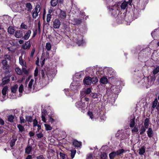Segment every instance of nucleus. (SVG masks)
Wrapping results in <instances>:
<instances>
[{
  "label": "nucleus",
  "mask_w": 159,
  "mask_h": 159,
  "mask_svg": "<svg viewBox=\"0 0 159 159\" xmlns=\"http://www.w3.org/2000/svg\"><path fill=\"white\" fill-rule=\"evenodd\" d=\"M126 151L123 149H119L116 151H113L109 154V157L110 159H113L116 156L120 155L123 153L125 152Z\"/></svg>",
  "instance_id": "1"
},
{
  "label": "nucleus",
  "mask_w": 159,
  "mask_h": 159,
  "mask_svg": "<svg viewBox=\"0 0 159 159\" xmlns=\"http://www.w3.org/2000/svg\"><path fill=\"white\" fill-rule=\"evenodd\" d=\"M40 10V7L39 4H37L35 6V10L33 9L32 11V16L34 19L36 18L38 16V13Z\"/></svg>",
  "instance_id": "2"
},
{
  "label": "nucleus",
  "mask_w": 159,
  "mask_h": 159,
  "mask_svg": "<svg viewBox=\"0 0 159 159\" xmlns=\"http://www.w3.org/2000/svg\"><path fill=\"white\" fill-rule=\"evenodd\" d=\"M121 87L120 85H112L111 87V90L113 93H118L120 92Z\"/></svg>",
  "instance_id": "3"
},
{
  "label": "nucleus",
  "mask_w": 159,
  "mask_h": 159,
  "mask_svg": "<svg viewBox=\"0 0 159 159\" xmlns=\"http://www.w3.org/2000/svg\"><path fill=\"white\" fill-rule=\"evenodd\" d=\"M109 11L111 13V14L113 16H115V14H116L118 9L116 8V6L115 5L110 6H107Z\"/></svg>",
  "instance_id": "4"
},
{
  "label": "nucleus",
  "mask_w": 159,
  "mask_h": 159,
  "mask_svg": "<svg viewBox=\"0 0 159 159\" xmlns=\"http://www.w3.org/2000/svg\"><path fill=\"white\" fill-rule=\"evenodd\" d=\"M125 15L124 13H121L118 14L117 16V21L118 23L119 24H122L124 22L125 20Z\"/></svg>",
  "instance_id": "5"
},
{
  "label": "nucleus",
  "mask_w": 159,
  "mask_h": 159,
  "mask_svg": "<svg viewBox=\"0 0 159 159\" xmlns=\"http://www.w3.org/2000/svg\"><path fill=\"white\" fill-rule=\"evenodd\" d=\"M10 75H8L5 76L2 79V84L4 85L6 84H7L10 82Z\"/></svg>",
  "instance_id": "6"
},
{
  "label": "nucleus",
  "mask_w": 159,
  "mask_h": 159,
  "mask_svg": "<svg viewBox=\"0 0 159 159\" xmlns=\"http://www.w3.org/2000/svg\"><path fill=\"white\" fill-rule=\"evenodd\" d=\"M25 5V10L29 12H31L33 9V6L30 2L24 3Z\"/></svg>",
  "instance_id": "7"
},
{
  "label": "nucleus",
  "mask_w": 159,
  "mask_h": 159,
  "mask_svg": "<svg viewBox=\"0 0 159 159\" xmlns=\"http://www.w3.org/2000/svg\"><path fill=\"white\" fill-rule=\"evenodd\" d=\"M41 117L42 120L44 122H46L45 116L48 115L47 111L46 109H43L41 110Z\"/></svg>",
  "instance_id": "8"
},
{
  "label": "nucleus",
  "mask_w": 159,
  "mask_h": 159,
  "mask_svg": "<svg viewBox=\"0 0 159 159\" xmlns=\"http://www.w3.org/2000/svg\"><path fill=\"white\" fill-rule=\"evenodd\" d=\"M92 82L91 77L89 76L85 77L83 80L84 84L87 85H91L92 84Z\"/></svg>",
  "instance_id": "9"
},
{
  "label": "nucleus",
  "mask_w": 159,
  "mask_h": 159,
  "mask_svg": "<svg viewBox=\"0 0 159 159\" xmlns=\"http://www.w3.org/2000/svg\"><path fill=\"white\" fill-rule=\"evenodd\" d=\"M61 25L59 20L57 19H55L53 21V26L55 29H58Z\"/></svg>",
  "instance_id": "10"
},
{
  "label": "nucleus",
  "mask_w": 159,
  "mask_h": 159,
  "mask_svg": "<svg viewBox=\"0 0 159 159\" xmlns=\"http://www.w3.org/2000/svg\"><path fill=\"white\" fill-rule=\"evenodd\" d=\"M30 43V40L26 42L24 44H23L22 45L21 47L24 50L29 49L31 46Z\"/></svg>",
  "instance_id": "11"
},
{
  "label": "nucleus",
  "mask_w": 159,
  "mask_h": 159,
  "mask_svg": "<svg viewBox=\"0 0 159 159\" xmlns=\"http://www.w3.org/2000/svg\"><path fill=\"white\" fill-rule=\"evenodd\" d=\"M2 68L3 70H5V72L6 74L10 73L11 71V70L9 64L7 66H2Z\"/></svg>",
  "instance_id": "12"
},
{
  "label": "nucleus",
  "mask_w": 159,
  "mask_h": 159,
  "mask_svg": "<svg viewBox=\"0 0 159 159\" xmlns=\"http://www.w3.org/2000/svg\"><path fill=\"white\" fill-rule=\"evenodd\" d=\"M23 30H19L16 31L15 36L16 38H19L22 37L23 36Z\"/></svg>",
  "instance_id": "13"
},
{
  "label": "nucleus",
  "mask_w": 159,
  "mask_h": 159,
  "mask_svg": "<svg viewBox=\"0 0 159 159\" xmlns=\"http://www.w3.org/2000/svg\"><path fill=\"white\" fill-rule=\"evenodd\" d=\"M75 105L78 108H81L84 107L85 104L84 102H83L82 100H80L76 103Z\"/></svg>",
  "instance_id": "14"
},
{
  "label": "nucleus",
  "mask_w": 159,
  "mask_h": 159,
  "mask_svg": "<svg viewBox=\"0 0 159 159\" xmlns=\"http://www.w3.org/2000/svg\"><path fill=\"white\" fill-rule=\"evenodd\" d=\"M31 33V30H28L25 34L24 36L22 37V39L25 40H28L30 36Z\"/></svg>",
  "instance_id": "15"
},
{
  "label": "nucleus",
  "mask_w": 159,
  "mask_h": 159,
  "mask_svg": "<svg viewBox=\"0 0 159 159\" xmlns=\"http://www.w3.org/2000/svg\"><path fill=\"white\" fill-rule=\"evenodd\" d=\"M60 10V13L59 14V16L60 18L62 19L63 20L65 19L66 17V12L64 11L61 10V9Z\"/></svg>",
  "instance_id": "16"
},
{
  "label": "nucleus",
  "mask_w": 159,
  "mask_h": 159,
  "mask_svg": "<svg viewBox=\"0 0 159 159\" xmlns=\"http://www.w3.org/2000/svg\"><path fill=\"white\" fill-rule=\"evenodd\" d=\"M148 135L149 138H151L153 135V132L151 128H149L147 131Z\"/></svg>",
  "instance_id": "17"
},
{
  "label": "nucleus",
  "mask_w": 159,
  "mask_h": 159,
  "mask_svg": "<svg viewBox=\"0 0 159 159\" xmlns=\"http://www.w3.org/2000/svg\"><path fill=\"white\" fill-rule=\"evenodd\" d=\"M17 140V139L16 138H13L10 141V146L12 148H12L15 145L16 142Z\"/></svg>",
  "instance_id": "18"
},
{
  "label": "nucleus",
  "mask_w": 159,
  "mask_h": 159,
  "mask_svg": "<svg viewBox=\"0 0 159 159\" xmlns=\"http://www.w3.org/2000/svg\"><path fill=\"white\" fill-rule=\"evenodd\" d=\"M18 88V85L17 84L14 85L13 86L11 87V92L13 93H15Z\"/></svg>",
  "instance_id": "19"
},
{
  "label": "nucleus",
  "mask_w": 159,
  "mask_h": 159,
  "mask_svg": "<svg viewBox=\"0 0 159 159\" xmlns=\"http://www.w3.org/2000/svg\"><path fill=\"white\" fill-rule=\"evenodd\" d=\"M50 3L52 7H55L58 3V0H51Z\"/></svg>",
  "instance_id": "20"
},
{
  "label": "nucleus",
  "mask_w": 159,
  "mask_h": 159,
  "mask_svg": "<svg viewBox=\"0 0 159 159\" xmlns=\"http://www.w3.org/2000/svg\"><path fill=\"white\" fill-rule=\"evenodd\" d=\"M73 145L77 147H80L81 145L80 142H79L76 140H74L73 142Z\"/></svg>",
  "instance_id": "21"
},
{
  "label": "nucleus",
  "mask_w": 159,
  "mask_h": 159,
  "mask_svg": "<svg viewBox=\"0 0 159 159\" xmlns=\"http://www.w3.org/2000/svg\"><path fill=\"white\" fill-rule=\"evenodd\" d=\"M19 62L20 64L22 66H24L26 67H27L26 62L25 61L22 60V57L21 56L19 57Z\"/></svg>",
  "instance_id": "22"
},
{
  "label": "nucleus",
  "mask_w": 159,
  "mask_h": 159,
  "mask_svg": "<svg viewBox=\"0 0 159 159\" xmlns=\"http://www.w3.org/2000/svg\"><path fill=\"white\" fill-rule=\"evenodd\" d=\"M100 82L102 84H107L108 82V79L105 77H103L100 79Z\"/></svg>",
  "instance_id": "23"
},
{
  "label": "nucleus",
  "mask_w": 159,
  "mask_h": 159,
  "mask_svg": "<svg viewBox=\"0 0 159 159\" xmlns=\"http://www.w3.org/2000/svg\"><path fill=\"white\" fill-rule=\"evenodd\" d=\"M8 90V87L7 86H6L3 87L2 91V93L3 96L6 95Z\"/></svg>",
  "instance_id": "24"
},
{
  "label": "nucleus",
  "mask_w": 159,
  "mask_h": 159,
  "mask_svg": "<svg viewBox=\"0 0 159 159\" xmlns=\"http://www.w3.org/2000/svg\"><path fill=\"white\" fill-rule=\"evenodd\" d=\"M139 154L140 155H142L145 152V147L143 146L139 149Z\"/></svg>",
  "instance_id": "25"
},
{
  "label": "nucleus",
  "mask_w": 159,
  "mask_h": 159,
  "mask_svg": "<svg viewBox=\"0 0 159 159\" xmlns=\"http://www.w3.org/2000/svg\"><path fill=\"white\" fill-rule=\"evenodd\" d=\"M32 150V147L28 145L25 149V152L27 154H29Z\"/></svg>",
  "instance_id": "26"
},
{
  "label": "nucleus",
  "mask_w": 159,
  "mask_h": 159,
  "mask_svg": "<svg viewBox=\"0 0 159 159\" xmlns=\"http://www.w3.org/2000/svg\"><path fill=\"white\" fill-rule=\"evenodd\" d=\"M17 127L19 129V131L20 133H22V132L25 131V129L24 127L22 126V125L20 124L17 125Z\"/></svg>",
  "instance_id": "27"
},
{
  "label": "nucleus",
  "mask_w": 159,
  "mask_h": 159,
  "mask_svg": "<svg viewBox=\"0 0 159 159\" xmlns=\"http://www.w3.org/2000/svg\"><path fill=\"white\" fill-rule=\"evenodd\" d=\"M7 30L8 33L10 34H12L14 33V30L12 26H9Z\"/></svg>",
  "instance_id": "28"
},
{
  "label": "nucleus",
  "mask_w": 159,
  "mask_h": 159,
  "mask_svg": "<svg viewBox=\"0 0 159 159\" xmlns=\"http://www.w3.org/2000/svg\"><path fill=\"white\" fill-rule=\"evenodd\" d=\"M26 121L31 123L32 122L33 119L31 116H25Z\"/></svg>",
  "instance_id": "29"
},
{
  "label": "nucleus",
  "mask_w": 159,
  "mask_h": 159,
  "mask_svg": "<svg viewBox=\"0 0 159 159\" xmlns=\"http://www.w3.org/2000/svg\"><path fill=\"white\" fill-rule=\"evenodd\" d=\"M135 117L131 119L130 123V127H133L135 125Z\"/></svg>",
  "instance_id": "30"
},
{
  "label": "nucleus",
  "mask_w": 159,
  "mask_h": 159,
  "mask_svg": "<svg viewBox=\"0 0 159 159\" xmlns=\"http://www.w3.org/2000/svg\"><path fill=\"white\" fill-rule=\"evenodd\" d=\"M146 129L147 128H146L145 126H144L143 125H142L140 129V134L142 135L146 131Z\"/></svg>",
  "instance_id": "31"
},
{
  "label": "nucleus",
  "mask_w": 159,
  "mask_h": 159,
  "mask_svg": "<svg viewBox=\"0 0 159 159\" xmlns=\"http://www.w3.org/2000/svg\"><path fill=\"white\" fill-rule=\"evenodd\" d=\"M149 119L148 118H146L144 120V126H145V127L148 128V126H149Z\"/></svg>",
  "instance_id": "32"
},
{
  "label": "nucleus",
  "mask_w": 159,
  "mask_h": 159,
  "mask_svg": "<svg viewBox=\"0 0 159 159\" xmlns=\"http://www.w3.org/2000/svg\"><path fill=\"white\" fill-rule=\"evenodd\" d=\"M127 6V3L126 2L122 3L120 6L121 9L122 10H124Z\"/></svg>",
  "instance_id": "33"
},
{
  "label": "nucleus",
  "mask_w": 159,
  "mask_h": 159,
  "mask_svg": "<svg viewBox=\"0 0 159 159\" xmlns=\"http://www.w3.org/2000/svg\"><path fill=\"white\" fill-rule=\"evenodd\" d=\"M74 20L75 24L77 25L80 24L82 21V19H74Z\"/></svg>",
  "instance_id": "34"
},
{
  "label": "nucleus",
  "mask_w": 159,
  "mask_h": 159,
  "mask_svg": "<svg viewBox=\"0 0 159 159\" xmlns=\"http://www.w3.org/2000/svg\"><path fill=\"white\" fill-rule=\"evenodd\" d=\"M158 101L157 100H154L152 102V108H157V105Z\"/></svg>",
  "instance_id": "35"
},
{
  "label": "nucleus",
  "mask_w": 159,
  "mask_h": 159,
  "mask_svg": "<svg viewBox=\"0 0 159 159\" xmlns=\"http://www.w3.org/2000/svg\"><path fill=\"white\" fill-rule=\"evenodd\" d=\"M90 96L93 98H98V97L99 96L98 94L96 93H91L90 94Z\"/></svg>",
  "instance_id": "36"
},
{
  "label": "nucleus",
  "mask_w": 159,
  "mask_h": 159,
  "mask_svg": "<svg viewBox=\"0 0 159 159\" xmlns=\"http://www.w3.org/2000/svg\"><path fill=\"white\" fill-rule=\"evenodd\" d=\"M34 81V80L33 79H31L29 82L28 86V88L30 89H32V84Z\"/></svg>",
  "instance_id": "37"
},
{
  "label": "nucleus",
  "mask_w": 159,
  "mask_h": 159,
  "mask_svg": "<svg viewBox=\"0 0 159 159\" xmlns=\"http://www.w3.org/2000/svg\"><path fill=\"white\" fill-rule=\"evenodd\" d=\"M46 48L48 51H49L51 50V45L50 43L48 42L46 43Z\"/></svg>",
  "instance_id": "38"
},
{
  "label": "nucleus",
  "mask_w": 159,
  "mask_h": 159,
  "mask_svg": "<svg viewBox=\"0 0 159 159\" xmlns=\"http://www.w3.org/2000/svg\"><path fill=\"white\" fill-rule=\"evenodd\" d=\"M159 72V66H157L153 71V74L155 75Z\"/></svg>",
  "instance_id": "39"
},
{
  "label": "nucleus",
  "mask_w": 159,
  "mask_h": 159,
  "mask_svg": "<svg viewBox=\"0 0 159 159\" xmlns=\"http://www.w3.org/2000/svg\"><path fill=\"white\" fill-rule=\"evenodd\" d=\"M15 71L18 75H22V70L19 67H16V69Z\"/></svg>",
  "instance_id": "40"
},
{
  "label": "nucleus",
  "mask_w": 159,
  "mask_h": 159,
  "mask_svg": "<svg viewBox=\"0 0 159 159\" xmlns=\"http://www.w3.org/2000/svg\"><path fill=\"white\" fill-rule=\"evenodd\" d=\"M20 7L21 8L20 9V11L24 12L25 10V5H24V3H22L20 4Z\"/></svg>",
  "instance_id": "41"
},
{
  "label": "nucleus",
  "mask_w": 159,
  "mask_h": 159,
  "mask_svg": "<svg viewBox=\"0 0 159 159\" xmlns=\"http://www.w3.org/2000/svg\"><path fill=\"white\" fill-rule=\"evenodd\" d=\"M112 97L111 98V99H116L118 96V94L115 93H112Z\"/></svg>",
  "instance_id": "42"
},
{
  "label": "nucleus",
  "mask_w": 159,
  "mask_h": 159,
  "mask_svg": "<svg viewBox=\"0 0 159 159\" xmlns=\"http://www.w3.org/2000/svg\"><path fill=\"white\" fill-rule=\"evenodd\" d=\"M91 80H92V83L93 84H96L98 82V80L96 77L91 78Z\"/></svg>",
  "instance_id": "43"
},
{
  "label": "nucleus",
  "mask_w": 159,
  "mask_h": 159,
  "mask_svg": "<svg viewBox=\"0 0 159 159\" xmlns=\"http://www.w3.org/2000/svg\"><path fill=\"white\" fill-rule=\"evenodd\" d=\"M23 72L26 75H28L29 73V70H27L25 68H22V72Z\"/></svg>",
  "instance_id": "44"
},
{
  "label": "nucleus",
  "mask_w": 159,
  "mask_h": 159,
  "mask_svg": "<svg viewBox=\"0 0 159 159\" xmlns=\"http://www.w3.org/2000/svg\"><path fill=\"white\" fill-rule=\"evenodd\" d=\"M44 126L46 130H51L52 129V127L49 125L45 124Z\"/></svg>",
  "instance_id": "45"
},
{
  "label": "nucleus",
  "mask_w": 159,
  "mask_h": 159,
  "mask_svg": "<svg viewBox=\"0 0 159 159\" xmlns=\"http://www.w3.org/2000/svg\"><path fill=\"white\" fill-rule=\"evenodd\" d=\"M101 159H106L107 156L106 153L103 152L100 155Z\"/></svg>",
  "instance_id": "46"
},
{
  "label": "nucleus",
  "mask_w": 159,
  "mask_h": 159,
  "mask_svg": "<svg viewBox=\"0 0 159 159\" xmlns=\"http://www.w3.org/2000/svg\"><path fill=\"white\" fill-rule=\"evenodd\" d=\"M80 37L82 38V39H83V36L82 35H80ZM77 43L79 45L83 44L84 43V41L83 39H82L81 40H78L77 41Z\"/></svg>",
  "instance_id": "47"
},
{
  "label": "nucleus",
  "mask_w": 159,
  "mask_h": 159,
  "mask_svg": "<svg viewBox=\"0 0 159 159\" xmlns=\"http://www.w3.org/2000/svg\"><path fill=\"white\" fill-rule=\"evenodd\" d=\"M76 152V151L75 150H71V151L70 156L71 159H73L74 157Z\"/></svg>",
  "instance_id": "48"
},
{
  "label": "nucleus",
  "mask_w": 159,
  "mask_h": 159,
  "mask_svg": "<svg viewBox=\"0 0 159 159\" xmlns=\"http://www.w3.org/2000/svg\"><path fill=\"white\" fill-rule=\"evenodd\" d=\"M14 117L12 115H10L8 117V121L11 122H12L13 121Z\"/></svg>",
  "instance_id": "49"
},
{
  "label": "nucleus",
  "mask_w": 159,
  "mask_h": 159,
  "mask_svg": "<svg viewBox=\"0 0 159 159\" xmlns=\"http://www.w3.org/2000/svg\"><path fill=\"white\" fill-rule=\"evenodd\" d=\"M48 121L50 122L51 124L55 122V120L53 119L51 116H48Z\"/></svg>",
  "instance_id": "50"
},
{
  "label": "nucleus",
  "mask_w": 159,
  "mask_h": 159,
  "mask_svg": "<svg viewBox=\"0 0 159 159\" xmlns=\"http://www.w3.org/2000/svg\"><path fill=\"white\" fill-rule=\"evenodd\" d=\"M40 73L42 76V78L44 79L46 77V76L44 73V70L43 69L41 70H40Z\"/></svg>",
  "instance_id": "51"
},
{
  "label": "nucleus",
  "mask_w": 159,
  "mask_h": 159,
  "mask_svg": "<svg viewBox=\"0 0 159 159\" xmlns=\"http://www.w3.org/2000/svg\"><path fill=\"white\" fill-rule=\"evenodd\" d=\"M24 90L23 85L21 84L19 88V91L20 93H22Z\"/></svg>",
  "instance_id": "52"
},
{
  "label": "nucleus",
  "mask_w": 159,
  "mask_h": 159,
  "mask_svg": "<svg viewBox=\"0 0 159 159\" xmlns=\"http://www.w3.org/2000/svg\"><path fill=\"white\" fill-rule=\"evenodd\" d=\"M2 66H7L8 65V64L7 61L6 60H3L2 61Z\"/></svg>",
  "instance_id": "53"
},
{
  "label": "nucleus",
  "mask_w": 159,
  "mask_h": 159,
  "mask_svg": "<svg viewBox=\"0 0 159 159\" xmlns=\"http://www.w3.org/2000/svg\"><path fill=\"white\" fill-rule=\"evenodd\" d=\"M4 58L5 59L4 60H10L11 59V57H10V56L8 54H6L4 56Z\"/></svg>",
  "instance_id": "54"
},
{
  "label": "nucleus",
  "mask_w": 159,
  "mask_h": 159,
  "mask_svg": "<svg viewBox=\"0 0 159 159\" xmlns=\"http://www.w3.org/2000/svg\"><path fill=\"white\" fill-rule=\"evenodd\" d=\"M86 95V94L85 93L84 91H81L80 92V97H81V99L85 97Z\"/></svg>",
  "instance_id": "55"
},
{
  "label": "nucleus",
  "mask_w": 159,
  "mask_h": 159,
  "mask_svg": "<svg viewBox=\"0 0 159 159\" xmlns=\"http://www.w3.org/2000/svg\"><path fill=\"white\" fill-rule=\"evenodd\" d=\"M138 129L136 126H134V128L132 129V132L133 133L137 132L138 131Z\"/></svg>",
  "instance_id": "56"
},
{
  "label": "nucleus",
  "mask_w": 159,
  "mask_h": 159,
  "mask_svg": "<svg viewBox=\"0 0 159 159\" xmlns=\"http://www.w3.org/2000/svg\"><path fill=\"white\" fill-rule=\"evenodd\" d=\"M84 91L86 95H89L91 92V89L90 88H88L85 91Z\"/></svg>",
  "instance_id": "57"
},
{
  "label": "nucleus",
  "mask_w": 159,
  "mask_h": 159,
  "mask_svg": "<svg viewBox=\"0 0 159 159\" xmlns=\"http://www.w3.org/2000/svg\"><path fill=\"white\" fill-rule=\"evenodd\" d=\"M21 28L23 29L27 30L28 29V27L26 25L24 24V23H22L20 25Z\"/></svg>",
  "instance_id": "58"
},
{
  "label": "nucleus",
  "mask_w": 159,
  "mask_h": 159,
  "mask_svg": "<svg viewBox=\"0 0 159 159\" xmlns=\"http://www.w3.org/2000/svg\"><path fill=\"white\" fill-rule=\"evenodd\" d=\"M51 18V15L50 14H47V21L49 22Z\"/></svg>",
  "instance_id": "59"
},
{
  "label": "nucleus",
  "mask_w": 159,
  "mask_h": 159,
  "mask_svg": "<svg viewBox=\"0 0 159 159\" xmlns=\"http://www.w3.org/2000/svg\"><path fill=\"white\" fill-rule=\"evenodd\" d=\"M35 48H33L32 49L30 55V57H33L34 54L35 52Z\"/></svg>",
  "instance_id": "60"
},
{
  "label": "nucleus",
  "mask_w": 159,
  "mask_h": 159,
  "mask_svg": "<svg viewBox=\"0 0 159 159\" xmlns=\"http://www.w3.org/2000/svg\"><path fill=\"white\" fill-rule=\"evenodd\" d=\"M38 122L37 121V120L35 119L34 120H33V127H34H34H35V126H37L38 125Z\"/></svg>",
  "instance_id": "61"
},
{
  "label": "nucleus",
  "mask_w": 159,
  "mask_h": 159,
  "mask_svg": "<svg viewBox=\"0 0 159 159\" xmlns=\"http://www.w3.org/2000/svg\"><path fill=\"white\" fill-rule=\"evenodd\" d=\"M38 68L37 67L34 70V76L35 77H37L38 76Z\"/></svg>",
  "instance_id": "62"
},
{
  "label": "nucleus",
  "mask_w": 159,
  "mask_h": 159,
  "mask_svg": "<svg viewBox=\"0 0 159 159\" xmlns=\"http://www.w3.org/2000/svg\"><path fill=\"white\" fill-rule=\"evenodd\" d=\"M36 135L37 136V137L39 139H41L43 137V135L42 133L39 134H36Z\"/></svg>",
  "instance_id": "63"
},
{
  "label": "nucleus",
  "mask_w": 159,
  "mask_h": 159,
  "mask_svg": "<svg viewBox=\"0 0 159 159\" xmlns=\"http://www.w3.org/2000/svg\"><path fill=\"white\" fill-rule=\"evenodd\" d=\"M33 31L34 32L32 36V38H34V37L37 34V29H36L35 30H34Z\"/></svg>",
  "instance_id": "64"
}]
</instances>
